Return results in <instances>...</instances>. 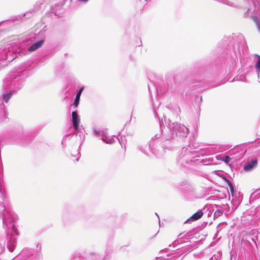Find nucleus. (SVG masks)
Here are the masks:
<instances>
[{"label":"nucleus","mask_w":260,"mask_h":260,"mask_svg":"<svg viewBox=\"0 0 260 260\" xmlns=\"http://www.w3.org/2000/svg\"><path fill=\"white\" fill-rule=\"evenodd\" d=\"M216 212H217V213H219V214H218V215H219V214H221L222 213V210H218L216 212Z\"/></svg>","instance_id":"23"},{"label":"nucleus","mask_w":260,"mask_h":260,"mask_svg":"<svg viewBox=\"0 0 260 260\" xmlns=\"http://www.w3.org/2000/svg\"><path fill=\"white\" fill-rule=\"evenodd\" d=\"M184 235L183 233L182 234H180L179 236H178V239H177V240H176V241H175V244H176V243H179L180 242L179 241H180V243H183V242H185V241L184 240H182V239H183V237H184Z\"/></svg>","instance_id":"16"},{"label":"nucleus","mask_w":260,"mask_h":260,"mask_svg":"<svg viewBox=\"0 0 260 260\" xmlns=\"http://www.w3.org/2000/svg\"><path fill=\"white\" fill-rule=\"evenodd\" d=\"M192 152L187 148H182L178 157L177 161L179 164L185 166L192 161Z\"/></svg>","instance_id":"3"},{"label":"nucleus","mask_w":260,"mask_h":260,"mask_svg":"<svg viewBox=\"0 0 260 260\" xmlns=\"http://www.w3.org/2000/svg\"><path fill=\"white\" fill-rule=\"evenodd\" d=\"M148 86V89H149V92H150V96H152V90L154 91H156V88L154 84L152 82L151 83V84H149Z\"/></svg>","instance_id":"15"},{"label":"nucleus","mask_w":260,"mask_h":260,"mask_svg":"<svg viewBox=\"0 0 260 260\" xmlns=\"http://www.w3.org/2000/svg\"><path fill=\"white\" fill-rule=\"evenodd\" d=\"M33 253V251L31 249L28 248L24 249L20 253L21 256H24V258L26 259L27 257L31 255Z\"/></svg>","instance_id":"12"},{"label":"nucleus","mask_w":260,"mask_h":260,"mask_svg":"<svg viewBox=\"0 0 260 260\" xmlns=\"http://www.w3.org/2000/svg\"><path fill=\"white\" fill-rule=\"evenodd\" d=\"M11 95H12L11 93H8L4 94L3 98L6 103H7L8 102V101H9V99L11 98Z\"/></svg>","instance_id":"17"},{"label":"nucleus","mask_w":260,"mask_h":260,"mask_svg":"<svg viewBox=\"0 0 260 260\" xmlns=\"http://www.w3.org/2000/svg\"><path fill=\"white\" fill-rule=\"evenodd\" d=\"M72 116L73 127L76 131H77L78 129V124L80 121L77 112L76 111H73L72 113Z\"/></svg>","instance_id":"7"},{"label":"nucleus","mask_w":260,"mask_h":260,"mask_svg":"<svg viewBox=\"0 0 260 260\" xmlns=\"http://www.w3.org/2000/svg\"><path fill=\"white\" fill-rule=\"evenodd\" d=\"M44 43L43 40H40L39 41H38L34 44H33L31 46H30L28 49V50L29 51H34L39 48L42 46Z\"/></svg>","instance_id":"10"},{"label":"nucleus","mask_w":260,"mask_h":260,"mask_svg":"<svg viewBox=\"0 0 260 260\" xmlns=\"http://www.w3.org/2000/svg\"><path fill=\"white\" fill-rule=\"evenodd\" d=\"M152 106H153V112L155 115V116L157 117L159 119V116L158 115V114L157 112L156 109L155 107L154 104L153 102H152Z\"/></svg>","instance_id":"20"},{"label":"nucleus","mask_w":260,"mask_h":260,"mask_svg":"<svg viewBox=\"0 0 260 260\" xmlns=\"http://www.w3.org/2000/svg\"><path fill=\"white\" fill-rule=\"evenodd\" d=\"M254 20L256 23V25L257 27V29L258 30L259 32H260V22L258 21V19L256 17L254 18Z\"/></svg>","instance_id":"19"},{"label":"nucleus","mask_w":260,"mask_h":260,"mask_svg":"<svg viewBox=\"0 0 260 260\" xmlns=\"http://www.w3.org/2000/svg\"><path fill=\"white\" fill-rule=\"evenodd\" d=\"M231 160V158L229 156H224L222 157V160H223L224 162H225L226 164H228Z\"/></svg>","instance_id":"18"},{"label":"nucleus","mask_w":260,"mask_h":260,"mask_svg":"<svg viewBox=\"0 0 260 260\" xmlns=\"http://www.w3.org/2000/svg\"><path fill=\"white\" fill-rule=\"evenodd\" d=\"M138 148L142 152L147 155H149L150 152L155 153L153 148L151 147V143L148 145L147 144L140 145L138 146Z\"/></svg>","instance_id":"5"},{"label":"nucleus","mask_w":260,"mask_h":260,"mask_svg":"<svg viewBox=\"0 0 260 260\" xmlns=\"http://www.w3.org/2000/svg\"><path fill=\"white\" fill-rule=\"evenodd\" d=\"M83 90V87H82L81 88H80L76 95L74 102L73 104V105L74 106V108H76L78 106L80 96H81V93H82Z\"/></svg>","instance_id":"11"},{"label":"nucleus","mask_w":260,"mask_h":260,"mask_svg":"<svg viewBox=\"0 0 260 260\" xmlns=\"http://www.w3.org/2000/svg\"><path fill=\"white\" fill-rule=\"evenodd\" d=\"M158 137H159V136H158L157 135H156L155 136V137H156V138H158Z\"/></svg>","instance_id":"25"},{"label":"nucleus","mask_w":260,"mask_h":260,"mask_svg":"<svg viewBox=\"0 0 260 260\" xmlns=\"http://www.w3.org/2000/svg\"><path fill=\"white\" fill-rule=\"evenodd\" d=\"M258 59L255 64V68L257 72L258 78L260 79V56L256 55Z\"/></svg>","instance_id":"13"},{"label":"nucleus","mask_w":260,"mask_h":260,"mask_svg":"<svg viewBox=\"0 0 260 260\" xmlns=\"http://www.w3.org/2000/svg\"><path fill=\"white\" fill-rule=\"evenodd\" d=\"M257 161L256 159H252L245 164L243 169L246 171H250L257 166Z\"/></svg>","instance_id":"6"},{"label":"nucleus","mask_w":260,"mask_h":260,"mask_svg":"<svg viewBox=\"0 0 260 260\" xmlns=\"http://www.w3.org/2000/svg\"><path fill=\"white\" fill-rule=\"evenodd\" d=\"M93 134L95 136H101L102 141L107 144H111L115 142L113 136L108 135L107 129H103L100 131H98L94 129Z\"/></svg>","instance_id":"4"},{"label":"nucleus","mask_w":260,"mask_h":260,"mask_svg":"<svg viewBox=\"0 0 260 260\" xmlns=\"http://www.w3.org/2000/svg\"><path fill=\"white\" fill-rule=\"evenodd\" d=\"M167 126L170 132V135L167 137V139L173 138L175 136L186 137L188 134V129L185 125L172 122L169 119L167 121Z\"/></svg>","instance_id":"2"},{"label":"nucleus","mask_w":260,"mask_h":260,"mask_svg":"<svg viewBox=\"0 0 260 260\" xmlns=\"http://www.w3.org/2000/svg\"><path fill=\"white\" fill-rule=\"evenodd\" d=\"M164 121H166V117H165ZM166 122V121H165Z\"/></svg>","instance_id":"26"},{"label":"nucleus","mask_w":260,"mask_h":260,"mask_svg":"<svg viewBox=\"0 0 260 260\" xmlns=\"http://www.w3.org/2000/svg\"><path fill=\"white\" fill-rule=\"evenodd\" d=\"M118 139L122 147L123 145H125V144H124V142L123 141L122 137H121L120 139Z\"/></svg>","instance_id":"21"},{"label":"nucleus","mask_w":260,"mask_h":260,"mask_svg":"<svg viewBox=\"0 0 260 260\" xmlns=\"http://www.w3.org/2000/svg\"><path fill=\"white\" fill-rule=\"evenodd\" d=\"M224 179L230 188V192H231L232 196H233L234 193V188L232 184V183L231 182V181H230L229 179H228L226 178H225Z\"/></svg>","instance_id":"14"},{"label":"nucleus","mask_w":260,"mask_h":260,"mask_svg":"<svg viewBox=\"0 0 260 260\" xmlns=\"http://www.w3.org/2000/svg\"><path fill=\"white\" fill-rule=\"evenodd\" d=\"M203 215V213L202 211H198L194 214H193L190 217H189L186 221L185 222H189L190 221H195L200 219Z\"/></svg>","instance_id":"8"},{"label":"nucleus","mask_w":260,"mask_h":260,"mask_svg":"<svg viewBox=\"0 0 260 260\" xmlns=\"http://www.w3.org/2000/svg\"><path fill=\"white\" fill-rule=\"evenodd\" d=\"M259 82H260V81H259Z\"/></svg>","instance_id":"27"},{"label":"nucleus","mask_w":260,"mask_h":260,"mask_svg":"<svg viewBox=\"0 0 260 260\" xmlns=\"http://www.w3.org/2000/svg\"><path fill=\"white\" fill-rule=\"evenodd\" d=\"M16 243V240L14 237H11L8 242V248L10 252H13L15 249Z\"/></svg>","instance_id":"9"},{"label":"nucleus","mask_w":260,"mask_h":260,"mask_svg":"<svg viewBox=\"0 0 260 260\" xmlns=\"http://www.w3.org/2000/svg\"><path fill=\"white\" fill-rule=\"evenodd\" d=\"M2 185L1 184H0V193H1V194L2 196H3V190H2Z\"/></svg>","instance_id":"22"},{"label":"nucleus","mask_w":260,"mask_h":260,"mask_svg":"<svg viewBox=\"0 0 260 260\" xmlns=\"http://www.w3.org/2000/svg\"><path fill=\"white\" fill-rule=\"evenodd\" d=\"M2 218L5 229H12L15 231L16 228L14 222L18 219L17 216L13 212L7 210L4 205L0 203V219Z\"/></svg>","instance_id":"1"},{"label":"nucleus","mask_w":260,"mask_h":260,"mask_svg":"<svg viewBox=\"0 0 260 260\" xmlns=\"http://www.w3.org/2000/svg\"><path fill=\"white\" fill-rule=\"evenodd\" d=\"M89 0H78L79 2H82V3H86Z\"/></svg>","instance_id":"24"}]
</instances>
